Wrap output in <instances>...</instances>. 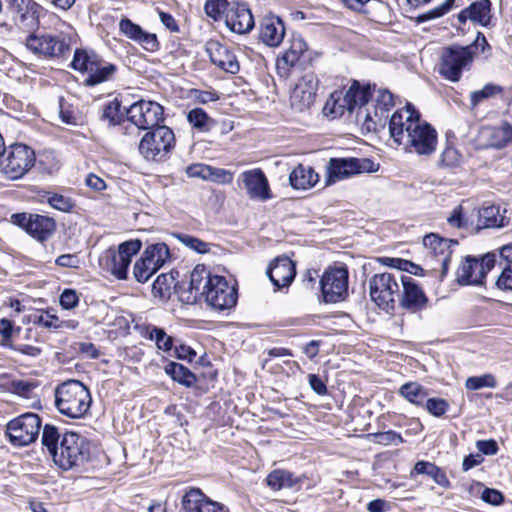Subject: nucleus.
<instances>
[{"mask_svg":"<svg viewBox=\"0 0 512 512\" xmlns=\"http://www.w3.org/2000/svg\"><path fill=\"white\" fill-rule=\"evenodd\" d=\"M92 398L89 389L78 380H68L55 389V406L64 416L72 419L84 417Z\"/></svg>","mask_w":512,"mask_h":512,"instance_id":"f257e3e1","label":"nucleus"},{"mask_svg":"<svg viewBox=\"0 0 512 512\" xmlns=\"http://www.w3.org/2000/svg\"><path fill=\"white\" fill-rule=\"evenodd\" d=\"M90 458V444L85 437L75 432L63 435L53 461L63 470L83 465Z\"/></svg>","mask_w":512,"mask_h":512,"instance_id":"f03ea898","label":"nucleus"},{"mask_svg":"<svg viewBox=\"0 0 512 512\" xmlns=\"http://www.w3.org/2000/svg\"><path fill=\"white\" fill-rule=\"evenodd\" d=\"M175 146L173 131L164 125L149 129L141 138L139 153L147 161L164 160Z\"/></svg>","mask_w":512,"mask_h":512,"instance_id":"7ed1b4c3","label":"nucleus"},{"mask_svg":"<svg viewBox=\"0 0 512 512\" xmlns=\"http://www.w3.org/2000/svg\"><path fill=\"white\" fill-rule=\"evenodd\" d=\"M0 171L11 180L22 178L35 163L34 151L24 144H13L1 154Z\"/></svg>","mask_w":512,"mask_h":512,"instance_id":"20e7f679","label":"nucleus"},{"mask_svg":"<svg viewBox=\"0 0 512 512\" xmlns=\"http://www.w3.org/2000/svg\"><path fill=\"white\" fill-rule=\"evenodd\" d=\"M399 274L403 273H379L369 280L371 300L387 312L394 310L395 298L399 296Z\"/></svg>","mask_w":512,"mask_h":512,"instance_id":"39448f33","label":"nucleus"},{"mask_svg":"<svg viewBox=\"0 0 512 512\" xmlns=\"http://www.w3.org/2000/svg\"><path fill=\"white\" fill-rule=\"evenodd\" d=\"M142 247L139 239L125 241L119 244L118 249H108L101 257V263L105 269L118 279H126L128 268L135 256Z\"/></svg>","mask_w":512,"mask_h":512,"instance_id":"423d86ee","label":"nucleus"},{"mask_svg":"<svg viewBox=\"0 0 512 512\" xmlns=\"http://www.w3.org/2000/svg\"><path fill=\"white\" fill-rule=\"evenodd\" d=\"M473 46H450L444 49L439 66V73L447 80L457 82L462 72L473 60Z\"/></svg>","mask_w":512,"mask_h":512,"instance_id":"0eeeda50","label":"nucleus"},{"mask_svg":"<svg viewBox=\"0 0 512 512\" xmlns=\"http://www.w3.org/2000/svg\"><path fill=\"white\" fill-rule=\"evenodd\" d=\"M41 426V419L37 414L25 413L7 424L6 433L12 444L26 446L38 438Z\"/></svg>","mask_w":512,"mask_h":512,"instance_id":"6e6552de","label":"nucleus"},{"mask_svg":"<svg viewBox=\"0 0 512 512\" xmlns=\"http://www.w3.org/2000/svg\"><path fill=\"white\" fill-rule=\"evenodd\" d=\"M349 273L345 267H328L320 280L323 299L328 303L344 300L348 295Z\"/></svg>","mask_w":512,"mask_h":512,"instance_id":"1a4fd4ad","label":"nucleus"},{"mask_svg":"<svg viewBox=\"0 0 512 512\" xmlns=\"http://www.w3.org/2000/svg\"><path fill=\"white\" fill-rule=\"evenodd\" d=\"M420 114L410 104L402 109L395 111L390 117L389 133L393 141L397 145H402L411 135L413 130L419 127Z\"/></svg>","mask_w":512,"mask_h":512,"instance_id":"9d476101","label":"nucleus"},{"mask_svg":"<svg viewBox=\"0 0 512 512\" xmlns=\"http://www.w3.org/2000/svg\"><path fill=\"white\" fill-rule=\"evenodd\" d=\"M163 114V107L159 103L148 100H139L126 110L127 120L144 130L159 126L164 120Z\"/></svg>","mask_w":512,"mask_h":512,"instance_id":"9b49d317","label":"nucleus"},{"mask_svg":"<svg viewBox=\"0 0 512 512\" xmlns=\"http://www.w3.org/2000/svg\"><path fill=\"white\" fill-rule=\"evenodd\" d=\"M496 255L486 254L481 260L466 257L457 270V281L461 285L482 284L486 274L495 266Z\"/></svg>","mask_w":512,"mask_h":512,"instance_id":"f8f14e48","label":"nucleus"},{"mask_svg":"<svg viewBox=\"0 0 512 512\" xmlns=\"http://www.w3.org/2000/svg\"><path fill=\"white\" fill-rule=\"evenodd\" d=\"M203 296L209 306L219 311L234 307L238 298L235 286L219 275L212 277V282Z\"/></svg>","mask_w":512,"mask_h":512,"instance_id":"ddd939ff","label":"nucleus"},{"mask_svg":"<svg viewBox=\"0 0 512 512\" xmlns=\"http://www.w3.org/2000/svg\"><path fill=\"white\" fill-rule=\"evenodd\" d=\"M372 165L373 163L369 159L331 158L327 165L326 183L332 184L359 173L369 172Z\"/></svg>","mask_w":512,"mask_h":512,"instance_id":"4468645a","label":"nucleus"},{"mask_svg":"<svg viewBox=\"0 0 512 512\" xmlns=\"http://www.w3.org/2000/svg\"><path fill=\"white\" fill-rule=\"evenodd\" d=\"M437 145L436 130L429 123L421 121L401 146L406 152L429 156L435 152Z\"/></svg>","mask_w":512,"mask_h":512,"instance_id":"2eb2a0df","label":"nucleus"},{"mask_svg":"<svg viewBox=\"0 0 512 512\" xmlns=\"http://www.w3.org/2000/svg\"><path fill=\"white\" fill-rule=\"evenodd\" d=\"M26 47L34 54L43 57H60L69 50V45L62 35L31 34L26 39Z\"/></svg>","mask_w":512,"mask_h":512,"instance_id":"dca6fc26","label":"nucleus"},{"mask_svg":"<svg viewBox=\"0 0 512 512\" xmlns=\"http://www.w3.org/2000/svg\"><path fill=\"white\" fill-rule=\"evenodd\" d=\"M12 218L15 224L22 227L29 235L41 242L51 237L55 231V221L47 216L19 213L14 214Z\"/></svg>","mask_w":512,"mask_h":512,"instance_id":"f3484780","label":"nucleus"},{"mask_svg":"<svg viewBox=\"0 0 512 512\" xmlns=\"http://www.w3.org/2000/svg\"><path fill=\"white\" fill-rule=\"evenodd\" d=\"M399 279L403 288L402 292L399 291V305L411 313L425 309L428 298L416 280L404 274H399Z\"/></svg>","mask_w":512,"mask_h":512,"instance_id":"a211bd4d","label":"nucleus"},{"mask_svg":"<svg viewBox=\"0 0 512 512\" xmlns=\"http://www.w3.org/2000/svg\"><path fill=\"white\" fill-rule=\"evenodd\" d=\"M15 23L24 29H34L39 25L40 5L33 0H6Z\"/></svg>","mask_w":512,"mask_h":512,"instance_id":"6ab92c4d","label":"nucleus"},{"mask_svg":"<svg viewBox=\"0 0 512 512\" xmlns=\"http://www.w3.org/2000/svg\"><path fill=\"white\" fill-rule=\"evenodd\" d=\"M179 512H229V509L209 499L200 489L191 488L183 495Z\"/></svg>","mask_w":512,"mask_h":512,"instance_id":"aec40b11","label":"nucleus"},{"mask_svg":"<svg viewBox=\"0 0 512 512\" xmlns=\"http://www.w3.org/2000/svg\"><path fill=\"white\" fill-rule=\"evenodd\" d=\"M266 274L276 289L288 287L296 275L295 263L287 256H279L270 263Z\"/></svg>","mask_w":512,"mask_h":512,"instance_id":"412c9836","label":"nucleus"},{"mask_svg":"<svg viewBox=\"0 0 512 512\" xmlns=\"http://www.w3.org/2000/svg\"><path fill=\"white\" fill-rule=\"evenodd\" d=\"M226 26L235 33L245 34L254 27V19L246 4L231 2L225 16Z\"/></svg>","mask_w":512,"mask_h":512,"instance_id":"4be33fe9","label":"nucleus"},{"mask_svg":"<svg viewBox=\"0 0 512 512\" xmlns=\"http://www.w3.org/2000/svg\"><path fill=\"white\" fill-rule=\"evenodd\" d=\"M478 141L479 145L485 148H503L512 142V125L503 122L499 126L482 127Z\"/></svg>","mask_w":512,"mask_h":512,"instance_id":"5701e85b","label":"nucleus"},{"mask_svg":"<svg viewBox=\"0 0 512 512\" xmlns=\"http://www.w3.org/2000/svg\"><path fill=\"white\" fill-rule=\"evenodd\" d=\"M206 52L211 62L225 72L235 74L239 71V63L230 49L218 41H209Z\"/></svg>","mask_w":512,"mask_h":512,"instance_id":"b1692460","label":"nucleus"},{"mask_svg":"<svg viewBox=\"0 0 512 512\" xmlns=\"http://www.w3.org/2000/svg\"><path fill=\"white\" fill-rule=\"evenodd\" d=\"M457 244V240L442 238L434 233L426 235L423 238V245L425 248H427L434 257H439L443 275H445L448 271L452 254L451 245Z\"/></svg>","mask_w":512,"mask_h":512,"instance_id":"393cba45","label":"nucleus"},{"mask_svg":"<svg viewBox=\"0 0 512 512\" xmlns=\"http://www.w3.org/2000/svg\"><path fill=\"white\" fill-rule=\"evenodd\" d=\"M241 179L251 198L262 201L271 198L268 180L260 169L243 172Z\"/></svg>","mask_w":512,"mask_h":512,"instance_id":"a878e982","label":"nucleus"},{"mask_svg":"<svg viewBox=\"0 0 512 512\" xmlns=\"http://www.w3.org/2000/svg\"><path fill=\"white\" fill-rule=\"evenodd\" d=\"M285 36V25L278 17H265L260 25L259 38L270 47L279 46Z\"/></svg>","mask_w":512,"mask_h":512,"instance_id":"bb28decb","label":"nucleus"},{"mask_svg":"<svg viewBox=\"0 0 512 512\" xmlns=\"http://www.w3.org/2000/svg\"><path fill=\"white\" fill-rule=\"evenodd\" d=\"M289 181L294 189L307 190L317 184L319 175L311 166L299 164L291 171Z\"/></svg>","mask_w":512,"mask_h":512,"instance_id":"cd10ccee","label":"nucleus"},{"mask_svg":"<svg viewBox=\"0 0 512 512\" xmlns=\"http://www.w3.org/2000/svg\"><path fill=\"white\" fill-rule=\"evenodd\" d=\"M353 110L347 94H343L342 91H334L323 108L325 115H330L332 118L341 117L345 111L351 113Z\"/></svg>","mask_w":512,"mask_h":512,"instance_id":"c85d7f7f","label":"nucleus"},{"mask_svg":"<svg viewBox=\"0 0 512 512\" xmlns=\"http://www.w3.org/2000/svg\"><path fill=\"white\" fill-rule=\"evenodd\" d=\"M213 276L204 265L199 264L192 270L190 274V293H195V299L205 294L206 289L209 288L212 282Z\"/></svg>","mask_w":512,"mask_h":512,"instance_id":"c756f323","label":"nucleus"},{"mask_svg":"<svg viewBox=\"0 0 512 512\" xmlns=\"http://www.w3.org/2000/svg\"><path fill=\"white\" fill-rule=\"evenodd\" d=\"M420 474L429 476L436 484L441 487L448 488L450 486V481L447 478L445 472L432 462L418 461L411 471L410 476L414 477L415 475Z\"/></svg>","mask_w":512,"mask_h":512,"instance_id":"7c9ffc66","label":"nucleus"},{"mask_svg":"<svg viewBox=\"0 0 512 512\" xmlns=\"http://www.w3.org/2000/svg\"><path fill=\"white\" fill-rule=\"evenodd\" d=\"M116 71L117 67L114 64L105 62L100 58L94 65L93 70L84 80V84L91 87L109 81L112 79Z\"/></svg>","mask_w":512,"mask_h":512,"instance_id":"2f4dec72","label":"nucleus"},{"mask_svg":"<svg viewBox=\"0 0 512 512\" xmlns=\"http://www.w3.org/2000/svg\"><path fill=\"white\" fill-rule=\"evenodd\" d=\"M298 480L293 473L283 469H275L266 478V483L274 491L292 488Z\"/></svg>","mask_w":512,"mask_h":512,"instance_id":"473e14b6","label":"nucleus"},{"mask_svg":"<svg viewBox=\"0 0 512 512\" xmlns=\"http://www.w3.org/2000/svg\"><path fill=\"white\" fill-rule=\"evenodd\" d=\"M505 217L500 215V208L495 205L483 207L479 211V228H499L505 225Z\"/></svg>","mask_w":512,"mask_h":512,"instance_id":"72a5a7b5","label":"nucleus"},{"mask_svg":"<svg viewBox=\"0 0 512 512\" xmlns=\"http://www.w3.org/2000/svg\"><path fill=\"white\" fill-rule=\"evenodd\" d=\"M100 57L93 51H87L83 49H77L74 53V57L71 66L74 70L82 73H89L93 70L94 65L98 62Z\"/></svg>","mask_w":512,"mask_h":512,"instance_id":"f704fd0d","label":"nucleus"},{"mask_svg":"<svg viewBox=\"0 0 512 512\" xmlns=\"http://www.w3.org/2000/svg\"><path fill=\"white\" fill-rule=\"evenodd\" d=\"M164 370L174 381L187 387L193 386L197 381L196 376L182 364L169 362Z\"/></svg>","mask_w":512,"mask_h":512,"instance_id":"c9c22d12","label":"nucleus"},{"mask_svg":"<svg viewBox=\"0 0 512 512\" xmlns=\"http://www.w3.org/2000/svg\"><path fill=\"white\" fill-rule=\"evenodd\" d=\"M307 48V44L302 36L294 34L290 40L289 48L282 56V61L289 66H294L301 56L307 51Z\"/></svg>","mask_w":512,"mask_h":512,"instance_id":"e433bc0d","label":"nucleus"},{"mask_svg":"<svg viewBox=\"0 0 512 512\" xmlns=\"http://www.w3.org/2000/svg\"><path fill=\"white\" fill-rule=\"evenodd\" d=\"M399 393L412 404L423 406L428 396V391L417 382H408L400 387Z\"/></svg>","mask_w":512,"mask_h":512,"instance_id":"4c0bfd02","label":"nucleus"},{"mask_svg":"<svg viewBox=\"0 0 512 512\" xmlns=\"http://www.w3.org/2000/svg\"><path fill=\"white\" fill-rule=\"evenodd\" d=\"M142 256L149 261L150 265L155 266L159 270L169 258L170 253L165 243H156L149 245L144 250Z\"/></svg>","mask_w":512,"mask_h":512,"instance_id":"58836bf2","label":"nucleus"},{"mask_svg":"<svg viewBox=\"0 0 512 512\" xmlns=\"http://www.w3.org/2000/svg\"><path fill=\"white\" fill-rule=\"evenodd\" d=\"M348 99L352 105V108L359 106V112L357 116L360 117L363 114L362 106H364L371 96L369 87H361L357 81H354L349 89L346 91Z\"/></svg>","mask_w":512,"mask_h":512,"instance_id":"ea45409f","label":"nucleus"},{"mask_svg":"<svg viewBox=\"0 0 512 512\" xmlns=\"http://www.w3.org/2000/svg\"><path fill=\"white\" fill-rule=\"evenodd\" d=\"M472 22L480 23L483 26H487L491 19V2L489 0H480L473 2L468 7Z\"/></svg>","mask_w":512,"mask_h":512,"instance_id":"a19ab883","label":"nucleus"},{"mask_svg":"<svg viewBox=\"0 0 512 512\" xmlns=\"http://www.w3.org/2000/svg\"><path fill=\"white\" fill-rule=\"evenodd\" d=\"M187 121L189 124L201 132H206L211 129L214 120L202 108H194L187 114Z\"/></svg>","mask_w":512,"mask_h":512,"instance_id":"79ce46f5","label":"nucleus"},{"mask_svg":"<svg viewBox=\"0 0 512 512\" xmlns=\"http://www.w3.org/2000/svg\"><path fill=\"white\" fill-rule=\"evenodd\" d=\"M315 101V97L310 93H306L305 90H302L301 87L295 86L291 96L290 103L291 107L297 112H303L309 109Z\"/></svg>","mask_w":512,"mask_h":512,"instance_id":"37998d69","label":"nucleus"},{"mask_svg":"<svg viewBox=\"0 0 512 512\" xmlns=\"http://www.w3.org/2000/svg\"><path fill=\"white\" fill-rule=\"evenodd\" d=\"M59 438H60V433H59L57 427H55L54 425H50V424H46L43 427L41 441H42L43 446L47 448V450H48L49 454L52 456V458L54 457V454H56L59 449V446H58Z\"/></svg>","mask_w":512,"mask_h":512,"instance_id":"c03bdc74","label":"nucleus"},{"mask_svg":"<svg viewBox=\"0 0 512 512\" xmlns=\"http://www.w3.org/2000/svg\"><path fill=\"white\" fill-rule=\"evenodd\" d=\"M503 92V88L496 84H486L482 89L471 92L470 102L474 108L486 99L494 97Z\"/></svg>","mask_w":512,"mask_h":512,"instance_id":"a18cd8bd","label":"nucleus"},{"mask_svg":"<svg viewBox=\"0 0 512 512\" xmlns=\"http://www.w3.org/2000/svg\"><path fill=\"white\" fill-rule=\"evenodd\" d=\"M120 107L121 103L118 99L108 101L103 107L101 119L113 126L121 124L123 115L120 111Z\"/></svg>","mask_w":512,"mask_h":512,"instance_id":"49530a36","label":"nucleus"},{"mask_svg":"<svg viewBox=\"0 0 512 512\" xmlns=\"http://www.w3.org/2000/svg\"><path fill=\"white\" fill-rule=\"evenodd\" d=\"M230 4L227 0H206L204 10L208 17L218 21L226 16Z\"/></svg>","mask_w":512,"mask_h":512,"instance_id":"de8ad7c7","label":"nucleus"},{"mask_svg":"<svg viewBox=\"0 0 512 512\" xmlns=\"http://www.w3.org/2000/svg\"><path fill=\"white\" fill-rule=\"evenodd\" d=\"M157 271L158 269L155 266L150 265L149 261L143 256L136 261L133 267V275L140 283L147 282Z\"/></svg>","mask_w":512,"mask_h":512,"instance_id":"09e8293b","label":"nucleus"},{"mask_svg":"<svg viewBox=\"0 0 512 512\" xmlns=\"http://www.w3.org/2000/svg\"><path fill=\"white\" fill-rule=\"evenodd\" d=\"M375 102L374 110H378L379 115L387 121L388 112L394 106L392 93L388 90H379Z\"/></svg>","mask_w":512,"mask_h":512,"instance_id":"8fccbe9b","label":"nucleus"},{"mask_svg":"<svg viewBox=\"0 0 512 512\" xmlns=\"http://www.w3.org/2000/svg\"><path fill=\"white\" fill-rule=\"evenodd\" d=\"M455 0H445L441 5L417 16V22L423 23L426 21L438 19L447 14L453 6Z\"/></svg>","mask_w":512,"mask_h":512,"instance_id":"3c124183","label":"nucleus"},{"mask_svg":"<svg viewBox=\"0 0 512 512\" xmlns=\"http://www.w3.org/2000/svg\"><path fill=\"white\" fill-rule=\"evenodd\" d=\"M496 385V379L492 374L468 377L465 382V387L468 390H478L484 387L494 388Z\"/></svg>","mask_w":512,"mask_h":512,"instance_id":"603ef678","label":"nucleus"},{"mask_svg":"<svg viewBox=\"0 0 512 512\" xmlns=\"http://www.w3.org/2000/svg\"><path fill=\"white\" fill-rule=\"evenodd\" d=\"M177 239L186 247L198 252L207 253L210 251V244L188 234H177Z\"/></svg>","mask_w":512,"mask_h":512,"instance_id":"864d4df0","label":"nucleus"},{"mask_svg":"<svg viewBox=\"0 0 512 512\" xmlns=\"http://www.w3.org/2000/svg\"><path fill=\"white\" fill-rule=\"evenodd\" d=\"M463 157L457 149L447 146L441 153L440 164L443 167L455 168L462 163Z\"/></svg>","mask_w":512,"mask_h":512,"instance_id":"5fc2aeb1","label":"nucleus"},{"mask_svg":"<svg viewBox=\"0 0 512 512\" xmlns=\"http://www.w3.org/2000/svg\"><path fill=\"white\" fill-rule=\"evenodd\" d=\"M119 29L121 33H123L127 38L137 42L144 30L138 25L132 22L128 18H123L120 20Z\"/></svg>","mask_w":512,"mask_h":512,"instance_id":"6e6d98bb","label":"nucleus"},{"mask_svg":"<svg viewBox=\"0 0 512 512\" xmlns=\"http://www.w3.org/2000/svg\"><path fill=\"white\" fill-rule=\"evenodd\" d=\"M364 113V122L363 125L367 129V131L376 132L380 128H384L386 125V121L383 117H381L378 113V110H374L373 113L368 109L363 111Z\"/></svg>","mask_w":512,"mask_h":512,"instance_id":"4d7b16f0","label":"nucleus"},{"mask_svg":"<svg viewBox=\"0 0 512 512\" xmlns=\"http://www.w3.org/2000/svg\"><path fill=\"white\" fill-rule=\"evenodd\" d=\"M150 338L155 341L160 350L169 351L173 346V338L162 328L154 327L150 332Z\"/></svg>","mask_w":512,"mask_h":512,"instance_id":"13d9d810","label":"nucleus"},{"mask_svg":"<svg viewBox=\"0 0 512 512\" xmlns=\"http://www.w3.org/2000/svg\"><path fill=\"white\" fill-rule=\"evenodd\" d=\"M424 404L426 410L435 417L443 416L449 408L448 402L441 398H426Z\"/></svg>","mask_w":512,"mask_h":512,"instance_id":"bf43d9fd","label":"nucleus"},{"mask_svg":"<svg viewBox=\"0 0 512 512\" xmlns=\"http://www.w3.org/2000/svg\"><path fill=\"white\" fill-rule=\"evenodd\" d=\"M301 87L302 90H305L306 93H310L312 96L316 97V91L318 89L319 80L313 72L306 73L302 76V78L296 84Z\"/></svg>","mask_w":512,"mask_h":512,"instance_id":"052dcab7","label":"nucleus"},{"mask_svg":"<svg viewBox=\"0 0 512 512\" xmlns=\"http://www.w3.org/2000/svg\"><path fill=\"white\" fill-rule=\"evenodd\" d=\"M207 180L220 184H226L232 182L233 174L225 169L210 166Z\"/></svg>","mask_w":512,"mask_h":512,"instance_id":"680f3d73","label":"nucleus"},{"mask_svg":"<svg viewBox=\"0 0 512 512\" xmlns=\"http://www.w3.org/2000/svg\"><path fill=\"white\" fill-rule=\"evenodd\" d=\"M172 277L166 274L159 275L153 283L152 291L154 295L164 296L170 290Z\"/></svg>","mask_w":512,"mask_h":512,"instance_id":"e2e57ef3","label":"nucleus"},{"mask_svg":"<svg viewBox=\"0 0 512 512\" xmlns=\"http://www.w3.org/2000/svg\"><path fill=\"white\" fill-rule=\"evenodd\" d=\"M374 440L376 443L382 445H397L403 442L401 435L392 430L374 434Z\"/></svg>","mask_w":512,"mask_h":512,"instance_id":"0e129e2a","label":"nucleus"},{"mask_svg":"<svg viewBox=\"0 0 512 512\" xmlns=\"http://www.w3.org/2000/svg\"><path fill=\"white\" fill-rule=\"evenodd\" d=\"M48 203L55 209L69 212L73 208V203L70 198L60 194H53L48 198Z\"/></svg>","mask_w":512,"mask_h":512,"instance_id":"69168bd1","label":"nucleus"},{"mask_svg":"<svg viewBox=\"0 0 512 512\" xmlns=\"http://www.w3.org/2000/svg\"><path fill=\"white\" fill-rule=\"evenodd\" d=\"M137 43L140 44L148 52H155L159 48L157 36L145 31L142 33Z\"/></svg>","mask_w":512,"mask_h":512,"instance_id":"338daca9","label":"nucleus"},{"mask_svg":"<svg viewBox=\"0 0 512 512\" xmlns=\"http://www.w3.org/2000/svg\"><path fill=\"white\" fill-rule=\"evenodd\" d=\"M501 267H505V270L512 271V243L504 245L499 250Z\"/></svg>","mask_w":512,"mask_h":512,"instance_id":"774afa93","label":"nucleus"}]
</instances>
